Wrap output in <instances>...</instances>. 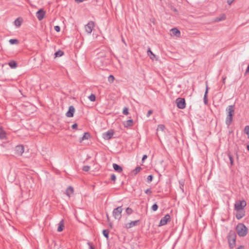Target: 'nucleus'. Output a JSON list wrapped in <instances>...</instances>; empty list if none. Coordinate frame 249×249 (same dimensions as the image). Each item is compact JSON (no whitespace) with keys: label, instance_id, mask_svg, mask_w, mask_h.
<instances>
[{"label":"nucleus","instance_id":"nucleus-30","mask_svg":"<svg viewBox=\"0 0 249 249\" xmlns=\"http://www.w3.org/2000/svg\"><path fill=\"white\" fill-rule=\"evenodd\" d=\"M225 19H226V16L224 15H223L222 16H221L220 17L216 18L215 19V21H220L221 20H223Z\"/></svg>","mask_w":249,"mask_h":249},{"label":"nucleus","instance_id":"nucleus-16","mask_svg":"<svg viewBox=\"0 0 249 249\" xmlns=\"http://www.w3.org/2000/svg\"><path fill=\"white\" fill-rule=\"evenodd\" d=\"M113 168L115 171L118 173H121L123 171L122 167L116 163L113 164Z\"/></svg>","mask_w":249,"mask_h":249},{"label":"nucleus","instance_id":"nucleus-8","mask_svg":"<svg viewBox=\"0 0 249 249\" xmlns=\"http://www.w3.org/2000/svg\"><path fill=\"white\" fill-rule=\"evenodd\" d=\"M94 26V22L90 21L85 25V30L88 34H90Z\"/></svg>","mask_w":249,"mask_h":249},{"label":"nucleus","instance_id":"nucleus-54","mask_svg":"<svg viewBox=\"0 0 249 249\" xmlns=\"http://www.w3.org/2000/svg\"><path fill=\"white\" fill-rule=\"evenodd\" d=\"M247 149L248 151H249V145H248L247 146Z\"/></svg>","mask_w":249,"mask_h":249},{"label":"nucleus","instance_id":"nucleus-27","mask_svg":"<svg viewBox=\"0 0 249 249\" xmlns=\"http://www.w3.org/2000/svg\"><path fill=\"white\" fill-rule=\"evenodd\" d=\"M64 54V52L61 50H59L55 53V57H60Z\"/></svg>","mask_w":249,"mask_h":249},{"label":"nucleus","instance_id":"nucleus-29","mask_svg":"<svg viewBox=\"0 0 249 249\" xmlns=\"http://www.w3.org/2000/svg\"><path fill=\"white\" fill-rule=\"evenodd\" d=\"M103 234L104 236L107 238H108L109 236V231L108 230H104L103 231Z\"/></svg>","mask_w":249,"mask_h":249},{"label":"nucleus","instance_id":"nucleus-39","mask_svg":"<svg viewBox=\"0 0 249 249\" xmlns=\"http://www.w3.org/2000/svg\"><path fill=\"white\" fill-rule=\"evenodd\" d=\"M89 169H90V166L86 165V166H83L82 169L84 171L88 172L89 171Z\"/></svg>","mask_w":249,"mask_h":249},{"label":"nucleus","instance_id":"nucleus-28","mask_svg":"<svg viewBox=\"0 0 249 249\" xmlns=\"http://www.w3.org/2000/svg\"><path fill=\"white\" fill-rule=\"evenodd\" d=\"M9 42L12 45L18 44L19 43V41L17 39H11Z\"/></svg>","mask_w":249,"mask_h":249},{"label":"nucleus","instance_id":"nucleus-55","mask_svg":"<svg viewBox=\"0 0 249 249\" xmlns=\"http://www.w3.org/2000/svg\"><path fill=\"white\" fill-rule=\"evenodd\" d=\"M225 79H226V78H223V83H225Z\"/></svg>","mask_w":249,"mask_h":249},{"label":"nucleus","instance_id":"nucleus-47","mask_svg":"<svg viewBox=\"0 0 249 249\" xmlns=\"http://www.w3.org/2000/svg\"><path fill=\"white\" fill-rule=\"evenodd\" d=\"M179 184H180V189L182 190V191H183V183L181 182H179Z\"/></svg>","mask_w":249,"mask_h":249},{"label":"nucleus","instance_id":"nucleus-22","mask_svg":"<svg viewBox=\"0 0 249 249\" xmlns=\"http://www.w3.org/2000/svg\"><path fill=\"white\" fill-rule=\"evenodd\" d=\"M22 19L20 18H17L14 21L15 26L17 27H19L21 25Z\"/></svg>","mask_w":249,"mask_h":249},{"label":"nucleus","instance_id":"nucleus-43","mask_svg":"<svg viewBox=\"0 0 249 249\" xmlns=\"http://www.w3.org/2000/svg\"><path fill=\"white\" fill-rule=\"evenodd\" d=\"M54 28L55 31L57 32H59L60 31V27L59 26H55Z\"/></svg>","mask_w":249,"mask_h":249},{"label":"nucleus","instance_id":"nucleus-31","mask_svg":"<svg viewBox=\"0 0 249 249\" xmlns=\"http://www.w3.org/2000/svg\"><path fill=\"white\" fill-rule=\"evenodd\" d=\"M133 210L129 207H127L125 210V212L127 215L131 214L133 213Z\"/></svg>","mask_w":249,"mask_h":249},{"label":"nucleus","instance_id":"nucleus-34","mask_svg":"<svg viewBox=\"0 0 249 249\" xmlns=\"http://www.w3.org/2000/svg\"><path fill=\"white\" fill-rule=\"evenodd\" d=\"M123 113L124 115H127L129 114L128 108L127 107H124L123 110Z\"/></svg>","mask_w":249,"mask_h":249},{"label":"nucleus","instance_id":"nucleus-11","mask_svg":"<svg viewBox=\"0 0 249 249\" xmlns=\"http://www.w3.org/2000/svg\"><path fill=\"white\" fill-rule=\"evenodd\" d=\"M140 224V220L131 221L129 223L125 224L124 228L127 229H130L133 227L136 226Z\"/></svg>","mask_w":249,"mask_h":249},{"label":"nucleus","instance_id":"nucleus-46","mask_svg":"<svg viewBox=\"0 0 249 249\" xmlns=\"http://www.w3.org/2000/svg\"><path fill=\"white\" fill-rule=\"evenodd\" d=\"M88 245L89 246V249H95L94 247L90 243H88Z\"/></svg>","mask_w":249,"mask_h":249},{"label":"nucleus","instance_id":"nucleus-20","mask_svg":"<svg viewBox=\"0 0 249 249\" xmlns=\"http://www.w3.org/2000/svg\"><path fill=\"white\" fill-rule=\"evenodd\" d=\"M6 138L5 132L0 127V140L5 139Z\"/></svg>","mask_w":249,"mask_h":249},{"label":"nucleus","instance_id":"nucleus-14","mask_svg":"<svg viewBox=\"0 0 249 249\" xmlns=\"http://www.w3.org/2000/svg\"><path fill=\"white\" fill-rule=\"evenodd\" d=\"M123 124L125 128L131 127L133 125V120L132 119H129L126 121L124 122Z\"/></svg>","mask_w":249,"mask_h":249},{"label":"nucleus","instance_id":"nucleus-26","mask_svg":"<svg viewBox=\"0 0 249 249\" xmlns=\"http://www.w3.org/2000/svg\"><path fill=\"white\" fill-rule=\"evenodd\" d=\"M141 169L142 168L140 166H137L132 171V173L135 175L137 174L141 170Z\"/></svg>","mask_w":249,"mask_h":249},{"label":"nucleus","instance_id":"nucleus-4","mask_svg":"<svg viewBox=\"0 0 249 249\" xmlns=\"http://www.w3.org/2000/svg\"><path fill=\"white\" fill-rule=\"evenodd\" d=\"M123 211V208L122 206H119L117 208L113 210L112 214L113 216L118 220H120L122 217V212Z\"/></svg>","mask_w":249,"mask_h":249},{"label":"nucleus","instance_id":"nucleus-48","mask_svg":"<svg viewBox=\"0 0 249 249\" xmlns=\"http://www.w3.org/2000/svg\"><path fill=\"white\" fill-rule=\"evenodd\" d=\"M234 0H227V3L231 5Z\"/></svg>","mask_w":249,"mask_h":249},{"label":"nucleus","instance_id":"nucleus-21","mask_svg":"<svg viewBox=\"0 0 249 249\" xmlns=\"http://www.w3.org/2000/svg\"><path fill=\"white\" fill-rule=\"evenodd\" d=\"M73 193V189L71 186H69L66 190V194L68 196H70Z\"/></svg>","mask_w":249,"mask_h":249},{"label":"nucleus","instance_id":"nucleus-5","mask_svg":"<svg viewBox=\"0 0 249 249\" xmlns=\"http://www.w3.org/2000/svg\"><path fill=\"white\" fill-rule=\"evenodd\" d=\"M246 202L244 200L237 201L234 204V209L237 211H239L243 210L246 206Z\"/></svg>","mask_w":249,"mask_h":249},{"label":"nucleus","instance_id":"nucleus-38","mask_svg":"<svg viewBox=\"0 0 249 249\" xmlns=\"http://www.w3.org/2000/svg\"><path fill=\"white\" fill-rule=\"evenodd\" d=\"M228 156H229V159H230V163H231V165H233V158L230 154L228 155Z\"/></svg>","mask_w":249,"mask_h":249},{"label":"nucleus","instance_id":"nucleus-13","mask_svg":"<svg viewBox=\"0 0 249 249\" xmlns=\"http://www.w3.org/2000/svg\"><path fill=\"white\" fill-rule=\"evenodd\" d=\"M75 112V108L73 106H71L69 107V110L66 114L68 117H72Z\"/></svg>","mask_w":249,"mask_h":249},{"label":"nucleus","instance_id":"nucleus-42","mask_svg":"<svg viewBox=\"0 0 249 249\" xmlns=\"http://www.w3.org/2000/svg\"><path fill=\"white\" fill-rule=\"evenodd\" d=\"M110 179L114 181V182L116 180V176L114 174H111L110 176Z\"/></svg>","mask_w":249,"mask_h":249},{"label":"nucleus","instance_id":"nucleus-52","mask_svg":"<svg viewBox=\"0 0 249 249\" xmlns=\"http://www.w3.org/2000/svg\"><path fill=\"white\" fill-rule=\"evenodd\" d=\"M122 41L124 43V44H125V45H126V43H125V41H124V38H123V37H122Z\"/></svg>","mask_w":249,"mask_h":249},{"label":"nucleus","instance_id":"nucleus-35","mask_svg":"<svg viewBox=\"0 0 249 249\" xmlns=\"http://www.w3.org/2000/svg\"><path fill=\"white\" fill-rule=\"evenodd\" d=\"M114 80V77L112 75H110L108 77V81L110 83H112Z\"/></svg>","mask_w":249,"mask_h":249},{"label":"nucleus","instance_id":"nucleus-17","mask_svg":"<svg viewBox=\"0 0 249 249\" xmlns=\"http://www.w3.org/2000/svg\"><path fill=\"white\" fill-rule=\"evenodd\" d=\"M171 31L172 32V34L178 37L180 35V32L179 30H178L177 28H173L171 30Z\"/></svg>","mask_w":249,"mask_h":249},{"label":"nucleus","instance_id":"nucleus-15","mask_svg":"<svg viewBox=\"0 0 249 249\" xmlns=\"http://www.w3.org/2000/svg\"><path fill=\"white\" fill-rule=\"evenodd\" d=\"M206 90H205V92L203 100H204V104L205 105H207L208 101V98H207V94H208L209 88H208V87L207 82V81L206 82Z\"/></svg>","mask_w":249,"mask_h":249},{"label":"nucleus","instance_id":"nucleus-1","mask_svg":"<svg viewBox=\"0 0 249 249\" xmlns=\"http://www.w3.org/2000/svg\"><path fill=\"white\" fill-rule=\"evenodd\" d=\"M234 105H230L226 108L228 114L226 118L225 123L228 126L231 124L233 120V116L234 114Z\"/></svg>","mask_w":249,"mask_h":249},{"label":"nucleus","instance_id":"nucleus-36","mask_svg":"<svg viewBox=\"0 0 249 249\" xmlns=\"http://www.w3.org/2000/svg\"><path fill=\"white\" fill-rule=\"evenodd\" d=\"M151 208L153 211H156L158 209V206L156 203H155L152 205Z\"/></svg>","mask_w":249,"mask_h":249},{"label":"nucleus","instance_id":"nucleus-49","mask_svg":"<svg viewBox=\"0 0 249 249\" xmlns=\"http://www.w3.org/2000/svg\"><path fill=\"white\" fill-rule=\"evenodd\" d=\"M147 155H144L142 158V161H143L146 159H147Z\"/></svg>","mask_w":249,"mask_h":249},{"label":"nucleus","instance_id":"nucleus-32","mask_svg":"<svg viewBox=\"0 0 249 249\" xmlns=\"http://www.w3.org/2000/svg\"><path fill=\"white\" fill-rule=\"evenodd\" d=\"M89 99L91 101V102H94L96 100V97L95 95L93 94H91L89 96Z\"/></svg>","mask_w":249,"mask_h":249},{"label":"nucleus","instance_id":"nucleus-53","mask_svg":"<svg viewBox=\"0 0 249 249\" xmlns=\"http://www.w3.org/2000/svg\"><path fill=\"white\" fill-rule=\"evenodd\" d=\"M107 220L108 221H109V216H108V215L107 214Z\"/></svg>","mask_w":249,"mask_h":249},{"label":"nucleus","instance_id":"nucleus-33","mask_svg":"<svg viewBox=\"0 0 249 249\" xmlns=\"http://www.w3.org/2000/svg\"><path fill=\"white\" fill-rule=\"evenodd\" d=\"M244 132L248 135V138H249V125H247L245 127Z\"/></svg>","mask_w":249,"mask_h":249},{"label":"nucleus","instance_id":"nucleus-19","mask_svg":"<svg viewBox=\"0 0 249 249\" xmlns=\"http://www.w3.org/2000/svg\"><path fill=\"white\" fill-rule=\"evenodd\" d=\"M245 216V212L238 211L236 214V217L237 219H240Z\"/></svg>","mask_w":249,"mask_h":249},{"label":"nucleus","instance_id":"nucleus-37","mask_svg":"<svg viewBox=\"0 0 249 249\" xmlns=\"http://www.w3.org/2000/svg\"><path fill=\"white\" fill-rule=\"evenodd\" d=\"M165 128V126L163 124H160L158 126L157 130H160L161 131H163Z\"/></svg>","mask_w":249,"mask_h":249},{"label":"nucleus","instance_id":"nucleus-40","mask_svg":"<svg viewBox=\"0 0 249 249\" xmlns=\"http://www.w3.org/2000/svg\"><path fill=\"white\" fill-rule=\"evenodd\" d=\"M153 178V177L152 175H150L148 176V177L147 178V181L148 182L152 181Z\"/></svg>","mask_w":249,"mask_h":249},{"label":"nucleus","instance_id":"nucleus-44","mask_svg":"<svg viewBox=\"0 0 249 249\" xmlns=\"http://www.w3.org/2000/svg\"><path fill=\"white\" fill-rule=\"evenodd\" d=\"M152 113H153V111L152 110H148V111L147 113V115H146L147 117H149L151 115V114H152Z\"/></svg>","mask_w":249,"mask_h":249},{"label":"nucleus","instance_id":"nucleus-25","mask_svg":"<svg viewBox=\"0 0 249 249\" xmlns=\"http://www.w3.org/2000/svg\"><path fill=\"white\" fill-rule=\"evenodd\" d=\"M89 137H90V134L89 132H86L84 133V135L81 138L80 142H81L82 141H83L84 140H88Z\"/></svg>","mask_w":249,"mask_h":249},{"label":"nucleus","instance_id":"nucleus-41","mask_svg":"<svg viewBox=\"0 0 249 249\" xmlns=\"http://www.w3.org/2000/svg\"><path fill=\"white\" fill-rule=\"evenodd\" d=\"M152 192L150 188H148L145 191V193L149 195H150L152 194Z\"/></svg>","mask_w":249,"mask_h":249},{"label":"nucleus","instance_id":"nucleus-24","mask_svg":"<svg viewBox=\"0 0 249 249\" xmlns=\"http://www.w3.org/2000/svg\"><path fill=\"white\" fill-rule=\"evenodd\" d=\"M147 54L150 57V59L152 60L156 57V55L153 53L150 48L147 50Z\"/></svg>","mask_w":249,"mask_h":249},{"label":"nucleus","instance_id":"nucleus-7","mask_svg":"<svg viewBox=\"0 0 249 249\" xmlns=\"http://www.w3.org/2000/svg\"><path fill=\"white\" fill-rule=\"evenodd\" d=\"M114 133V130L113 129H110L103 134V138L107 140H110L112 138Z\"/></svg>","mask_w":249,"mask_h":249},{"label":"nucleus","instance_id":"nucleus-50","mask_svg":"<svg viewBox=\"0 0 249 249\" xmlns=\"http://www.w3.org/2000/svg\"><path fill=\"white\" fill-rule=\"evenodd\" d=\"M248 72H249V64L246 71V73Z\"/></svg>","mask_w":249,"mask_h":249},{"label":"nucleus","instance_id":"nucleus-3","mask_svg":"<svg viewBox=\"0 0 249 249\" xmlns=\"http://www.w3.org/2000/svg\"><path fill=\"white\" fill-rule=\"evenodd\" d=\"M236 238L235 232L232 231H230L228 236V240L230 248L232 249L235 246Z\"/></svg>","mask_w":249,"mask_h":249},{"label":"nucleus","instance_id":"nucleus-9","mask_svg":"<svg viewBox=\"0 0 249 249\" xmlns=\"http://www.w3.org/2000/svg\"><path fill=\"white\" fill-rule=\"evenodd\" d=\"M171 220L170 215L169 214H166L162 218L160 219L159 226H163L166 225L168 222Z\"/></svg>","mask_w":249,"mask_h":249},{"label":"nucleus","instance_id":"nucleus-12","mask_svg":"<svg viewBox=\"0 0 249 249\" xmlns=\"http://www.w3.org/2000/svg\"><path fill=\"white\" fill-rule=\"evenodd\" d=\"M45 13L43 9H40L36 13V16L39 20H41L44 18Z\"/></svg>","mask_w":249,"mask_h":249},{"label":"nucleus","instance_id":"nucleus-51","mask_svg":"<svg viewBox=\"0 0 249 249\" xmlns=\"http://www.w3.org/2000/svg\"><path fill=\"white\" fill-rule=\"evenodd\" d=\"M237 249H244V247L243 246H240Z\"/></svg>","mask_w":249,"mask_h":249},{"label":"nucleus","instance_id":"nucleus-2","mask_svg":"<svg viewBox=\"0 0 249 249\" xmlns=\"http://www.w3.org/2000/svg\"><path fill=\"white\" fill-rule=\"evenodd\" d=\"M236 230L237 234L240 237L246 236L248 233V229L246 226L242 223L238 224L236 227Z\"/></svg>","mask_w":249,"mask_h":249},{"label":"nucleus","instance_id":"nucleus-18","mask_svg":"<svg viewBox=\"0 0 249 249\" xmlns=\"http://www.w3.org/2000/svg\"><path fill=\"white\" fill-rule=\"evenodd\" d=\"M64 227V221L63 220H61L59 224H58V227L57 228V231L58 232H61L63 230Z\"/></svg>","mask_w":249,"mask_h":249},{"label":"nucleus","instance_id":"nucleus-6","mask_svg":"<svg viewBox=\"0 0 249 249\" xmlns=\"http://www.w3.org/2000/svg\"><path fill=\"white\" fill-rule=\"evenodd\" d=\"M177 107L179 109H184L186 107V102L184 98H178L176 101Z\"/></svg>","mask_w":249,"mask_h":249},{"label":"nucleus","instance_id":"nucleus-10","mask_svg":"<svg viewBox=\"0 0 249 249\" xmlns=\"http://www.w3.org/2000/svg\"><path fill=\"white\" fill-rule=\"evenodd\" d=\"M15 153L19 156L22 155L24 151V146L22 145H18L15 147Z\"/></svg>","mask_w":249,"mask_h":249},{"label":"nucleus","instance_id":"nucleus-45","mask_svg":"<svg viewBox=\"0 0 249 249\" xmlns=\"http://www.w3.org/2000/svg\"><path fill=\"white\" fill-rule=\"evenodd\" d=\"M71 128L72 129H76L77 128V124L76 123L72 125Z\"/></svg>","mask_w":249,"mask_h":249},{"label":"nucleus","instance_id":"nucleus-23","mask_svg":"<svg viewBox=\"0 0 249 249\" xmlns=\"http://www.w3.org/2000/svg\"><path fill=\"white\" fill-rule=\"evenodd\" d=\"M8 65L12 69H15L17 67V63L14 60L10 61Z\"/></svg>","mask_w":249,"mask_h":249}]
</instances>
